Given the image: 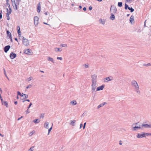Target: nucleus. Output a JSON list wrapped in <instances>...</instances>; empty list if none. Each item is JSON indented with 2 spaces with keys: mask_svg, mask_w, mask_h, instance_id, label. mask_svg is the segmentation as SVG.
Masks as SVG:
<instances>
[{
  "mask_svg": "<svg viewBox=\"0 0 151 151\" xmlns=\"http://www.w3.org/2000/svg\"><path fill=\"white\" fill-rule=\"evenodd\" d=\"M132 86L133 87L135 91L138 94H140L139 85L137 82L135 80H132L131 82Z\"/></svg>",
  "mask_w": 151,
  "mask_h": 151,
  "instance_id": "1",
  "label": "nucleus"
},
{
  "mask_svg": "<svg viewBox=\"0 0 151 151\" xmlns=\"http://www.w3.org/2000/svg\"><path fill=\"white\" fill-rule=\"evenodd\" d=\"M12 5L14 8L15 10H17L18 9L17 5H19L21 0H17L16 2L15 0H11Z\"/></svg>",
  "mask_w": 151,
  "mask_h": 151,
  "instance_id": "2",
  "label": "nucleus"
},
{
  "mask_svg": "<svg viewBox=\"0 0 151 151\" xmlns=\"http://www.w3.org/2000/svg\"><path fill=\"white\" fill-rule=\"evenodd\" d=\"M91 82L97 83V76L96 74L92 75L91 76Z\"/></svg>",
  "mask_w": 151,
  "mask_h": 151,
  "instance_id": "3",
  "label": "nucleus"
},
{
  "mask_svg": "<svg viewBox=\"0 0 151 151\" xmlns=\"http://www.w3.org/2000/svg\"><path fill=\"white\" fill-rule=\"evenodd\" d=\"M92 83L91 84V91L92 93H93V92L95 91L96 88L97 86V83L96 82H91Z\"/></svg>",
  "mask_w": 151,
  "mask_h": 151,
  "instance_id": "4",
  "label": "nucleus"
},
{
  "mask_svg": "<svg viewBox=\"0 0 151 151\" xmlns=\"http://www.w3.org/2000/svg\"><path fill=\"white\" fill-rule=\"evenodd\" d=\"M39 19V18L38 17L35 16L34 17V23L36 26H37L38 24Z\"/></svg>",
  "mask_w": 151,
  "mask_h": 151,
  "instance_id": "5",
  "label": "nucleus"
},
{
  "mask_svg": "<svg viewBox=\"0 0 151 151\" xmlns=\"http://www.w3.org/2000/svg\"><path fill=\"white\" fill-rule=\"evenodd\" d=\"M23 43L25 46H28L29 45V42L28 40L24 37H23Z\"/></svg>",
  "mask_w": 151,
  "mask_h": 151,
  "instance_id": "6",
  "label": "nucleus"
},
{
  "mask_svg": "<svg viewBox=\"0 0 151 151\" xmlns=\"http://www.w3.org/2000/svg\"><path fill=\"white\" fill-rule=\"evenodd\" d=\"M144 132H142L141 133H138L137 135V137L138 138H141L143 137H146L145 136Z\"/></svg>",
  "mask_w": 151,
  "mask_h": 151,
  "instance_id": "7",
  "label": "nucleus"
},
{
  "mask_svg": "<svg viewBox=\"0 0 151 151\" xmlns=\"http://www.w3.org/2000/svg\"><path fill=\"white\" fill-rule=\"evenodd\" d=\"M24 53L28 55H31L32 54V52H31V50L29 49H27L24 51Z\"/></svg>",
  "mask_w": 151,
  "mask_h": 151,
  "instance_id": "8",
  "label": "nucleus"
},
{
  "mask_svg": "<svg viewBox=\"0 0 151 151\" xmlns=\"http://www.w3.org/2000/svg\"><path fill=\"white\" fill-rule=\"evenodd\" d=\"M141 127H145V128H151V124H142Z\"/></svg>",
  "mask_w": 151,
  "mask_h": 151,
  "instance_id": "9",
  "label": "nucleus"
},
{
  "mask_svg": "<svg viewBox=\"0 0 151 151\" xmlns=\"http://www.w3.org/2000/svg\"><path fill=\"white\" fill-rule=\"evenodd\" d=\"M16 57V54L15 53L12 52L10 55V57L12 59H13Z\"/></svg>",
  "mask_w": 151,
  "mask_h": 151,
  "instance_id": "10",
  "label": "nucleus"
},
{
  "mask_svg": "<svg viewBox=\"0 0 151 151\" xmlns=\"http://www.w3.org/2000/svg\"><path fill=\"white\" fill-rule=\"evenodd\" d=\"M104 87V85H103L98 87L96 88V91H99L102 90L103 89Z\"/></svg>",
  "mask_w": 151,
  "mask_h": 151,
  "instance_id": "11",
  "label": "nucleus"
},
{
  "mask_svg": "<svg viewBox=\"0 0 151 151\" xmlns=\"http://www.w3.org/2000/svg\"><path fill=\"white\" fill-rule=\"evenodd\" d=\"M10 47V45H7L4 47V51L5 52H7L9 50Z\"/></svg>",
  "mask_w": 151,
  "mask_h": 151,
  "instance_id": "12",
  "label": "nucleus"
},
{
  "mask_svg": "<svg viewBox=\"0 0 151 151\" xmlns=\"http://www.w3.org/2000/svg\"><path fill=\"white\" fill-rule=\"evenodd\" d=\"M130 22L132 23H134V17L133 16H131L130 18Z\"/></svg>",
  "mask_w": 151,
  "mask_h": 151,
  "instance_id": "13",
  "label": "nucleus"
},
{
  "mask_svg": "<svg viewBox=\"0 0 151 151\" xmlns=\"http://www.w3.org/2000/svg\"><path fill=\"white\" fill-rule=\"evenodd\" d=\"M106 104L107 103L106 102H105L100 104L98 106L97 109H99L100 108L103 106L104 105Z\"/></svg>",
  "mask_w": 151,
  "mask_h": 151,
  "instance_id": "14",
  "label": "nucleus"
},
{
  "mask_svg": "<svg viewBox=\"0 0 151 151\" xmlns=\"http://www.w3.org/2000/svg\"><path fill=\"white\" fill-rule=\"evenodd\" d=\"M47 59L48 61H50L52 63H54V60L53 58L50 57H48L47 58Z\"/></svg>",
  "mask_w": 151,
  "mask_h": 151,
  "instance_id": "15",
  "label": "nucleus"
},
{
  "mask_svg": "<svg viewBox=\"0 0 151 151\" xmlns=\"http://www.w3.org/2000/svg\"><path fill=\"white\" fill-rule=\"evenodd\" d=\"M70 104L72 106L75 105L77 104V102L75 100H73L70 102Z\"/></svg>",
  "mask_w": 151,
  "mask_h": 151,
  "instance_id": "16",
  "label": "nucleus"
},
{
  "mask_svg": "<svg viewBox=\"0 0 151 151\" xmlns=\"http://www.w3.org/2000/svg\"><path fill=\"white\" fill-rule=\"evenodd\" d=\"M54 51L56 52H61L62 51V49L60 48L56 47L54 48Z\"/></svg>",
  "mask_w": 151,
  "mask_h": 151,
  "instance_id": "17",
  "label": "nucleus"
},
{
  "mask_svg": "<svg viewBox=\"0 0 151 151\" xmlns=\"http://www.w3.org/2000/svg\"><path fill=\"white\" fill-rule=\"evenodd\" d=\"M111 77H106L104 79V81L105 82H106L108 81H111L112 80V79H110V78Z\"/></svg>",
  "mask_w": 151,
  "mask_h": 151,
  "instance_id": "18",
  "label": "nucleus"
},
{
  "mask_svg": "<svg viewBox=\"0 0 151 151\" xmlns=\"http://www.w3.org/2000/svg\"><path fill=\"white\" fill-rule=\"evenodd\" d=\"M40 121V119H37L33 120V122L35 124H37L39 123Z\"/></svg>",
  "mask_w": 151,
  "mask_h": 151,
  "instance_id": "19",
  "label": "nucleus"
},
{
  "mask_svg": "<svg viewBox=\"0 0 151 151\" xmlns=\"http://www.w3.org/2000/svg\"><path fill=\"white\" fill-rule=\"evenodd\" d=\"M40 3H39L37 4V11L38 12H40Z\"/></svg>",
  "mask_w": 151,
  "mask_h": 151,
  "instance_id": "20",
  "label": "nucleus"
},
{
  "mask_svg": "<svg viewBox=\"0 0 151 151\" xmlns=\"http://www.w3.org/2000/svg\"><path fill=\"white\" fill-rule=\"evenodd\" d=\"M49 123L48 122H45L44 124V127L46 129H48L49 128Z\"/></svg>",
  "mask_w": 151,
  "mask_h": 151,
  "instance_id": "21",
  "label": "nucleus"
},
{
  "mask_svg": "<svg viewBox=\"0 0 151 151\" xmlns=\"http://www.w3.org/2000/svg\"><path fill=\"white\" fill-rule=\"evenodd\" d=\"M9 10L8 8L6 9L7 13L6 14L9 15L12 12V10L10 8L9 9Z\"/></svg>",
  "mask_w": 151,
  "mask_h": 151,
  "instance_id": "22",
  "label": "nucleus"
},
{
  "mask_svg": "<svg viewBox=\"0 0 151 151\" xmlns=\"http://www.w3.org/2000/svg\"><path fill=\"white\" fill-rule=\"evenodd\" d=\"M133 130L134 131H137V129H141V127L140 126H135L134 127H133Z\"/></svg>",
  "mask_w": 151,
  "mask_h": 151,
  "instance_id": "23",
  "label": "nucleus"
},
{
  "mask_svg": "<svg viewBox=\"0 0 151 151\" xmlns=\"http://www.w3.org/2000/svg\"><path fill=\"white\" fill-rule=\"evenodd\" d=\"M110 19L113 20L115 19V17L113 14H111V16L110 17Z\"/></svg>",
  "mask_w": 151,
  "mask_h": 151,
  "instance_id": "24",
  "label": "nucleus"
},
{
  "mask_svg": "<svg viewBox=\"0 0 151 151\" xmlns=\"http://www.w3.org/2000/svg\"><path fill=\"white\" fill-rule=\"evenodd\" d=\"M76 122V120H72L70 121V124L74 126H75V124Z\"/></svg>",
  "mask_w": 151,
  "mask_h": 151,
  "instance_id": "25",
  "label": "nucleus"
},
{
  "mask_svg": "<svg viewBox=\"0 0 151 151\" xmlns=\"http://www.w3.org/2000/svg\"><path fill=\"white\" fill-rule=\"evenodd\" d=\"M18 28H19V29H18L17 33L19 35V36L20 37V36L21 34V33L20 32V27L19 26H18Z\"/></svg>",
  "mask_w": 151,
  "mask_h": 151,
  "instance_id": "26",
  "label": "nucleus"
},
{
  "mask_svg": "<svg viewBox=\"0 0 151 151\" xmlns=\"http://www.w3.org/2000/svg\"><path fill=\"white\" fill-rule=\"evenodd\" d=\"M145 136H151V133H145L144 132Z\"/></svg>",
  "mask_w": 151,
  "mask_h": 151,
  "instance_id": "27",
  "label": "nucleus"
},
{
  "mask_svg": "<svg viewBox=\"0 0 151 151\" xmlns=\"http://www.w3.org/2000/svg\"><path fill=\"white\" fill-rule=\"evenodd\" d=\"M100 22L102 24H104L105 23V21L104 20H102L101 19H100L99 20Z\"/></svg>",
  "mask_w": 151,
  "mask_h": 151,
  "instance_id": "28",
  "label": "nucleus"
},
{
  "mask_svg": "<svg viewBox=\"0 0 151 151\" xmlns=\"http://www.w3.org/2000/svg\"><path fill=\"white\" fill-rule=\"evenodd\" d=\"M6 33L9 36V37H11L12 35L11 33L8 30H7L6 31Z\"/></svg>",
  "mask_w": 151,
  "mask_h": 151,
  "instance_id": "29",
  "label": "nucleus"
},
{
  "mask_svg": "<svg viewBox=\"0 0 151 151\" xmlns=\"http://www.w3.org/2000/svg\"><path fill=\"white\" fill-rule=\"evenodd\" d=\"M122 2H119L118 4V6L119 7H121L122 6Z\"/></svg>",
  "mask_w": 151,
  "mask_h": 151,
  "instance_id": "30",
  "label": "nucleus"
},
{
  "mask_svg": "<svg viewBox=\"0 0 151 151\" xmlns=\"http://www.w3.org/2000/svg\"><path fill=\"white\" fill-rule=\"evenodd\" d=\"M61 46L62 47H67V45L66 44H61Z\"/></svg>",
  "mask_w": 151,
  "mask_h": 151,
  "instance_id": "31",
  "label": "nucleus"
},
{
  "mask_svg": "<svg viewBox=\"0 0 151 151\" xmlns=\"http://www.w3.org/2000/svg\"><path fill=\"white\" fill-rule=\"evenodd\" d=\"M128 9L130 10V12H133L134 11V9L132 7H128Z\"/></svg>",
  "mask_w": 151,
  "mask_h": 151,
  "instance_id": "32",
  "label": "nucleus"
},
{
  "mask_svg": "<svg viewBox=\"0 0 151 151\" xmlns=\"http://www.w3.org/2000/svg\"><path fill=\"white\" fill-rule=\"evenodd\" d=\"M52 126H53V124H52V126L51 127L48 129V134H49L50 132L51 131V130L52 129Z\"/></svg>",
  "mask_w": 151,
  "mask_h": 151,
  "instance_id": "33",
  "label": "nucleus"
},
{
  "mask_svg": "<svg viewBox=\"0 0 151 151\" xmlns=\"http://www.w3.org/2000/svg\"><path fill=\"white\" fill-rule=\"evenodd\" d=\"M3 103H4V105L6 106V107H8V103H7V102L6 101H4L3 102Z\"/></svg>",
  "mask_w": 151,
  "mask_h": 151,
  "instance_id": "34",
  "label": "nucleus"
},
{
  "mask_svg": "<svg viewBox=\"0 0 151 151\" xmlns=\"http://www.w3.org/2000/svg\"><path fill=\"white\" fill-rule=\"evenodd\" d=\"M32 86V84H30L26 87V88L27 89H28L29 88H31Z\"/></svg>",
  "mask_w": 151,
  "mask_h": 151,
  "instance_id": "35",
  "label": "nucleus"
},
{
  "mask_svg": "<svg viewBox=\"0 0 151 151\" xmlns=\"http://www.w3.org/2000/svg\"><path fill=\"white\" fill-rule=\"evenodd\" d=\"M35 132V131H32L29 134V135L30 136H32L34 133Z\"/></svg>",
  "mask_w": 151,
  "mask_h": 151,
  "instance_id": "36",
  "label": "nucleus"
},
{
  "mask_svg": "<svg viewBox=\"0 0 151 151\" xmlns=\"http://www.w3.org/2000/svg\"><path fill=\"white\" fill-rule=\"evenodd\" d=\"M128 7H128V5L126 4H125V9L126 10H127V8L128 9Z\"/></svg>",
  "mask_w": 151,
  "mask_h": 151,
  "instance_id": "37",
  "label": "nucleus"
},
{
  "mask_svg": "<svg viewBox=\"0 0 151 151\" xmlns=\"http://www.w3.org/2000/svg\"><path fill=\"white\" fill-rule=\"evenodd\" d=\"M34 147H31L29 149V150L28 151H33V149L34 148Z\"/></svg>",
  "mask_w": 151,
  "mask_h": 151,
  "instance_id": "38",
  "label": "nucleus"
},
{
  "mask_svg": "<svg viewBox=\"0 0 151 151\" xmlns=\"http://www.w3.org/2000/svg\"><path fill=\"white\" fill-rule=\"evenodd\" d=\"M2 11H0V19H1L2 18Z\"/></svg>",
  "mask_w": 151,
  "mask_h": 151,
  "instance_id": "39",
  "label": "nucleus"
},
{
  "mask_svg": "<svg viewBox=\"0 0 151 151\" xmlns=\"http://www.w3.org/2000/svg\"><path fill=\"white\" fill-rule=\"evenodd\" d=\"M33 79V78L32 77V76H30V77L28 78V81H30L31 80H32Z\"/></svg>",
  "mask_w": 151,
  "mask_h": 151,
  "instance_id": "40",
  "label": "nucleus"
},
{
  "mask_svg": "<svg viewBox=\"0 0 151 151\" xmlns=\"http://www.w3.org/2000/svg\"><path fill=\"white\" fill-rule=\"evenodd\" d=\"M9 15L6 14V16L7 17V19L8 20H9L10 19V18L9 16Z\"/></svg>",
  "mask_w": 151,
  "mask_h": 151,
  "instance_id": "41",
  "label": "nucleus"
},
{
  "mask_svg": "<svg viewBox=\"0 0 151 151\" xmlns=\"http://www.w3.org/2000/svg\"><path fill=\"white\" fill-rule=\"evenodd\" d=\"M32 105V103H30L29 104V105L28 106V107H27V108L28 109H29V108L31 106V105Z\"/></svg>",
  "mask_w": 151,
  "mask_h": 151,
  "instance_id": "42",
  "label": "nucleus"
},
{
  "mask_svg": "<svg viewBox=\"0 0 151 151\" xmlns=\"http://www.w3.org/2000/svg\"><path fill=\"white\" fill-rule=\"evenodd\" d=\"M57 59L58 60H62L63 58L62 57H57Z\"/></svg>",
  "mask_w": 151,
  "mask_h": 151,
  "instance_id": "43",
  "label": "nucleus"
},
{
  "mask_svg": "<svg viewBox=\"0 0 151 151\" xmlns=\"http://www.w3.org/2000/svg\"><path fill=\"white\" fill-rule=\"evenodd\" d=\"M85 66V68H88V65L86 64H85L84 65H83Z\"/></svg>",
  "mask_w": 151,
  "mask_h": 151,
  "instance_id": "44",
  "label": "nucleus"
},
{
  "mask_svg": "<svg viewBox=\"0 0 151 151\" xmlns=\"http://www.w3.org/2000/svg\"><path fill=\"white\" fill-rule=\"evenodd\" d=\"M30 113L29 111V109L27 108V109L26 111V113L27 114H28Z\"/></svg>",
  "mask_w": 151,
  "mask_h": 151,
  "instance_id": "45",
  "label": "nucleus"
},
{
  "mask_svg": "<svg viewBox=\"0 0 151 151\" xmlns=\"http://www.w3.org/2000/svg\"><path fill=\"white\" fill-rule=\"evenodd\" d=\"M4 73L5 75V76H6L7 75L6 74V71L4 69Z\"/></svg>",
  "mask_w": 151,
  "mask_h": 151,
  "instance_id": "46",
  "label": "nucleus"
},
{
  "mask_svg": "<svg viewBox=\"0 0 151 151\" xmlns=\"http://www.w3.org/2000/svg\"><path fill=\"white\" fill-rule=\"evenodd\" d=\"M25 101H27L28 102H29L30 101V100L29 99H26V100H25L23 101H22V102H24Z\"/></svg>",
  "mask_w": 151,
  "mask_h": 151,
  "instance_id": "47",
  "label": "nucleus"
},
{
  "mask_svg": "<svg viewBox=\"0 0 151 151\" xmlns=\"http://www.w3.org/2000/svg\"><path fill=\"white\" fill-rule=\"evenodd\" d=\"M24 96H25V99H27L28 98V95H26V94H24Z\"/></svg>",
  "mask_w": 151,
  "mask_h": 151,
  "instance_id": "48",
  "label": "nucleus"
},
{
  "mask_svg": "<svg viewBox=\"0 0 151 151\" xmlns=\"http://www.w3.org/2000/svg\"><path fill=\"white\" fill-rule=\"evenodd\" d=\"M6 4L8 6L9 8L10 7V4L8 3V2H6Z\"/></svg>",
  "mask_w": 151,
  "mask_h": 151,
  "instance_id": "49",
  "label": "nucleus"
},
{
  "mask_svg": "<svg viewBox=\"0 0 151 151\" xmlns=\"http://www.w3.org/2000/svg\"><path fill=\"white\" fill-rule=\"evenodd\" d=\"M145 66H151V64L150 63H148L146 64Z\"/></svg>",
  "mask_w": 151,
  "mask_h": 151,
  "instance_id": "50",
  "label": "nucleus"
},
{
  "mask_svg": "<svg viewBox=\"0 0 151 151\" xmlns=\"http://www.w3.org/2000/svg\"><path fill=\"white\" fill-rule=\"evenodd\" d=\"M44 114H42L40 118H44Z\"/></svg>",
  "mask_w": 151,
  "mask_h": 151,
  "instance_id": "51",
  "label": "nucleus"
},
{
  "mask_svg": "<svg viewBox=\"0 0 151 151\" xmlns=\"http://www.w3.org/2000/svg\"><path fill=\"white\" fill-rule=\"evenodd\" d=\"M86 122H85L84 124V125H83V129H84L85 127V126H86Z\"/></svg>",
  "mask_w": 151,
  "mask_h": 151,
  "instance_id": "52",
  "label": "nucleus"
},
{
  "mask_svg": "<svg viewBox=\"0 0 151 151\" xmlns=\"http://www.w3.org/2000/svg\"><path fill=\"white\" fill-rule=\"evenodd\" d=\"M17 93L18 95H19L20 96L21 95V94L19 91H18Z\"/></svg>",
  "mask_w": 151,
  "mask_h": 151,
  "instance_id": "53",
  "label": "nucleus"
},
{
  "mask_svg": "<svg viewBox=\"0 0 151 151\" xmlns=\"http://www.w3.org/2000/svg\"><path fill=\"white\" fill-rule=\"evenodd\" d=\"M82 126H83V124H81L80 125V129L82 127Z\"/></svg>",
  "mask_w": 151,
  "mask_h": 151,
  "instance_id": "54",
  "label": "nucleus"
},
{
  "mask_svg": "<svg viewBox=\"0 0 151 151\" xmlns=\"http://www.w3.org/2000/svg\"><path fill=\"white\" fill-rule=\"evenodd\" d=\"M23 117V116H21V117H20V118H18V120H20L21 118H22Z\"/></svg>",
  "mask_w": 151,
  "mask_h": 151,
  "instance_id": "55",
  "label": "nucleus"
},
{
  "mask_svg": "<svg viewBox=\"0 0 151 151\" xmlns=\"http://www.w3.org/2000/svg\"><path fill=\"white\" fill-rule=\"evenodd\" d=\"M89 10H92V7L91 6H90L89 7Z\"/></svg>",
  "mask_w": 151,
  "mask_h": 151,
  "instance_id": "56",
  "label": "nucleus"
},
{
  "mask_svg": "<svg viewBox=\"0 0 151 151\" xmlns=\"http://www.w3.org/2000/svg\"><path fill=\"white\" fill-rule=\"evenodd\" d=\"M43 23L44 24H47V25H49V26H50V24H48L47 23H45V22H43Z\"/></svg>",
  "mask_w": 151,
  "mask_h": 151,
  "instance_id": "57",
  "label": "nucleus"
},
{
  "mask_svg": "<svg viewBox=\"0 0 151 151\" xmlns=\"http://www.w3.org/2000/svg\"><path fill=\"white\" fill-rule=\"evenodd\" d=\"M24 94H24V93H22V94H21V95H20V96H21L22 97H23V96L24 95Z\"/></svg>",
  "mask_w": 151,
  "mask_h": 151,
  "instance_id": "58",
  "label": "nucleus"
},
{
  "mask_svg": "<svg viewBox=\"0 0 151 151\" xmlns=\"http://www.w3.org/2000/svg\"><path fill=\"white\" fill-rule=\"evenodd\" d=\"M83 10H84V11H86V7H84V8H83Z\"/></svg>",
  "mask_w": 151,
  "mask_h": 151,
  "instance_id": "59",
  "label": "nucleus"
},
{
  "mask_svg": "<svg viewBox=\"0 0 151 151\" xmlns=\"http://www.w3.org/2000/svg\"><path fill=\"white\" fill-rule=\"evenodd\" d=\"M0 136H1V137H4V135L2 134L1 133H0Z\"/></svg>",
  "mask_w": 151,
  "mask_h": 151,
  "instance_id": "60",
  "label": "nucleus"
},
{
  "mask_svg": "<svg viewBox=\"0 0 151 151\" xmlns=\"http://www.w3.org/2000/svg\"><path fill=\"white\" fill-rule=\"evenodd\" d=\"M114 12H116L117 11L116 9V8H114Z\"/></svg>",
  "mask_w": 151,
  "mask_h": 151,
  "instance_id": "61",
  "label": "nucleus"
},
{
  "mask_svg": "<svg viewBox=\"0 0 151 151\" xmlns=\"http://www.w3.org/2000/svg\"><path fill=\"white\" fill-rule=\"evenodd\" d=\"M45 15H47L48 14L47 12H45Z\"/></svg>",
  "mask_w": 151,
  "mask_h": 151,
  "instance_id": "62",
  "label": "nucleus"
},
{
  "mask_svg": "<svg viewBox=\"0 0 151 151\" xmlns=\"http://www.w3.org/2000/svg\"><path fill=\"white\" fill-rule=\"evenodd\" d=\"M121 141H119V144L121 145H122V143H121Z\"/></svg>",
  "mask_w": 151,
  "mask_h": 151,
  "instance_id": "63",
  "label": "nucleus"
},
{
  "mask_svg": "<svg viewBox=\"0 0 151 151\" xmlns=\"http://www.w3.org/2000/svg\"><path fill=\"white\" fill-rule=\"evenodd\" d=\"M17 104V101H15L14 102V104L15 105H16Z\"/></svg>",
  "mask_w": 151,
  "mask_h": 151,
  "instance_id": "64",
  "label": "nucleus"
}]
</instances>
